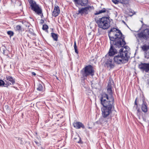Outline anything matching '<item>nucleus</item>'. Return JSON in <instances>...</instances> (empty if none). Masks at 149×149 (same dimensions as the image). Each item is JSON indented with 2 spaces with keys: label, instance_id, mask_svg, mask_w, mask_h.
<instances>
[{
  "label": "nucleus",
  "instance_id": "nucleus-2",
  "mask_svg": "<svg viewBox=\"0 0 149 149\" xmlns=\"http://www.w3.org/2000/svg\"><path fill=\"white\" fill-rule=\"evenodd\" d=\"M113 82L112 79L109 80L107 86V93L103 94V116L107 117L110 113L112 105L110 102H113L114 99L112 96L111 89L112 86Z\"/></svg>",
  "mask_w": 149,
  "mask_h": 149
},
{
  "label": "nucleus",
  "instance_id": "nucleus-22",
  "mask_svg": "<svg viewBox=\"0 0 149 149\" xmlns=\"http://www.w3.org/2000/svg\"><path fill=\"white\" fill-rule=\"evenodd\" d=\"M74 51H75V52L76 53L78 54V52L77 50V47L76 45V42L75 41L74 42Z\"/></svg>",
  "mask_w": 149,
  "mask_h": 149
},
{
  "label": "nucleus",
  "instance_id": "nucleus-15",
  "mask_svg": "<svg viewBox=\"0 0 149 149\" xmlns=\"http://www.w3.org/2000/svg\"><path fill=\"white\" fill-rule=\"evenodd\" d=\"M5 81L6 83L3 80L0 79V86L3 85L4 87H8V86L10 85V83L7 82L6 80H5Z\"/></svg>",
  "mask_w": 149,
  "mask_h": 149
},
{
  "label": "nucleus",
  "instance_id": "nucleus-13",
  "mask_svg": "<svg viewBox=\"0 0 149 149\" xmlns=\"http://www.w3.org/2000/svg\"><path fill=\"white\" fill-rule=\"evenodd\" d=\"M6 80L7 82L10 83L11 85H13L15 83V80L12 77L9 76H6Z\"/></svg>",
  "mask_w": 149,
  "mask_h": 149
},
{
  "label": "nucleus",
  "instance_id": "nucleus-14",
  "mask_svg": "<svg viewBox=\"0 0 149 149\" xmlns=\"http://www.w3.org/2000/svg\"><path fill=\"white\" fill-rule=\"evenodd\" d=\"M112 1L115 4L119 3L123 4H126L128 2V0H112Z\"/></svg>",
  "mask_w": 149,
  "mask_h": 149
},
{
  "label": "nucleus",
  "instance_id": "nucleus-27",
  "mask_svg": "<svg viewBox=\"0 0 149 149\" xmlns=\"http://www.w3.org/2000/svg\"><path fill=\"white\" fill-rule=\"evenodd\" d=\"M142 113L139 109L137 110V115L139 118L140 116L142 115Z\"/></svg>",
  "mask_w": 149,
  "mask_h": 149
},
{
  "label": "nucleus",
  "instance_id": "nucleus-32",
  "mask_svg": "<svg viewBox=\"0 0 149 149\" xmlns=\"http://www.w3.org/2000/svg\"><path fill=\"white\" fill-rule=\"evenodd\" d=\"M79 140L78 142V143H81V139L80 138V137H79Z\"/></svg>",
  "mask_w": 149,
  "mask_h": 149
},
{
  "label": "nucleus",
  "instance_id": "nucleus-9",
  "mask_svg": "<svg viewBox=\"0 0 149 149\" xmlns=\"http://www.w3.org/2000/svg\"><path fill=\"white\" fill-rule=\"evenodd\" d=\"M95 19L98 26L100 28V29H98V33H99V35L102 34V32L101 31H102V17L98 18L97 17H96Z\"/></svg>",
  "mask_w": 149,
  "mask_h": 149
},
{
  "label": "nucleus",
  "instance_id": "nucleus-41",
  "mask_svg": "<svg viewBox=\"0 0 149 149\" xmlns=\"http://www.w3.org/2000/svg\"><path fill=\"white\" fill-rule=\"evenodd\" d=\"M88 128L89 129L91 128L90 127H88Z\"/></svg>",
  "mask_w": 149,
  "mask_h": 149
},
{
  "label": "nucleus",
  "instance_id": "nucleus-28",
  "mask_svg": "<svg viewBox=\"0 0 149 149\" xmlns=\"http://www.w3.org/2000/svg\"><path fill=\"white\" fill-rule=\"evenodd\" d=\"M102 13V10H101L99 11H96V12L94 13V14L95 15H96Z\"/></svg>",
  "mask_w": 149,
  "mask_h": 149
},
{
  "label": "nucleus",
  "instance_id": "nucleus-38",
  "mask_svg": "<svg viewBox=\"0 0 149 149\" xmlns=\"http://www.w3.org/2000/svg\"><path fill=\"white\" fill-rule=\"evenodd\" d=\"M135 103L136 104V100L135 101Z\"/></svg>",
  "mask_w": 149,
  "mask_h": 149
},
{
  "label": "nucleus",
  "instance_id": "nucleus-3",
  "mask_svg": "<svg viewBox=\"0 0 149 149\" xmlns=\"http://www.w3.org/2000/svg\"><path fill=\"white\" fill-rule=\"evenodd\" d=\"M130 48L127 46L123 47L120 49L119 54L114 57V61L118 64L125 63L128 60L129 56L128 55Z\"/></svg>",
  "mask_w": 149,
  "mask_h": 149
},
{
  "label": "nucleus",
  "instance_id": "nucleus-39",
  "mask_svg": "<svg viewBox=\"0 0 149 149\" xmlns=\"http://www.w3.org/2000/svg\"><path fill=\"white\" fill-rule=\"evenodd\" d=\"M101 110L102 111V107L101 108Z\"/></svg>",
  "mask_w": 149,
  "mask_h": 149
},
{
  "label": "nucleus",
  "instance_id": "nucleus-26",
  "mask_svg": "<svg viewBox=\"0 0 149 149\" xmlns=\"http://www.w3.org/2000/svg\"><path fill=\"white\" fill-rule=\"evenodd\" d=\"M53 11H55L57 12H58V13H60V10L58 6H55Z\"/></svg>",
  "mask_w": 149,
  "mask_h": 149
},
{
  "label": "nucleus",
  "instance_id": "nucleus-29",
  "mask_svg": "<svg viewBox=\"0 0 149 149\" xmlns=\"http://www.w3.org/2000/svg\"><path fill=\"white\" fill-rule=\"evenodd\" d=\"M145 56L146 58L147 59L149 58V53L145 52Z\"/></svg>",
  "mask_w": 149,
  "mask_h": 149
},
{
  "label": "nucleus",
  "instance_id": "nucleus-16",
  "mask_svg": "<svg viewBox=\"0 0 149 149\" xmlns=\"http://www.w3.org/2000/svg\"><path fill=\"white\" fill-rule=\"evenodd\" d=\"M106 64L108 67L112 68L114 67V65L112 61L111 60L107 61Z\"/></svg>",
  "mask_w": 149,
  "mask_h": 149
},
{
  "label": "nucleus",
  "instance_id": "nucleus-34",
  "mask_svg": "<svg viewBox=\"0 0 149 149\" xmlns=\"http://www.w3.org/2000/svg\"><path fill=\"white\" fill-rule=\"evenodd\" d=\"M38 15L40 16H41V18H42V17H43V14L42 13V14L40 15Z\"/></svg>",
  "mask_w": 149,
  "mask_h": 149
},
{
  "label": "nucleus",
  "instance_id": "nucleus-21",
  "mask_svg": "<svg viewBox=\"0 0 149 149\" xmlns=\"http://www.w3.org/2000/svg\"><path fill=\"white\" fill-rule=\"evenodd\" d=\"M15 28L16 31H17L18 32H20L22 30V27L19 25H17L15 26Z\"/></svg>",
  "mask_w": 149,
  "mask_h": 149
},
{
  "label": "nucleus",
  "instance_id": "nucleus-5",
  "mask_svg": "<svg viewBox=\"0 0 149 149\" xmlns=\"http://www.w3.org/2000/svg\"><path fill=\"white\" fill-rule=\"evenodd\" d=\"M110 13L109 11L103 8V15H106V16L103 17V29H108L110 26V21L109 19V15Z\"/></svg>",
  "mask_w": 149,
  "mask_h": 149
},
{
  "label": "nucleus",
  "instance_id": "nucleus-19",
  "mask_svg": "<svg viewBox=\"0 0 149 149\" xmlns=\"http://www.w3.org/2000/svg\"><path fill=\"white\" fill-rule=\"evenodd\" d=\"M141 109L142 111L144 112H146L147 111V106L145 104H142Z\"/></svg>",
  "mask_w": 149,
  "mask_h": 149
},
{
  "label": "nucleus",
  "instance_id": "nucleus-12",
  "mask_svg": "<svg viewBox=\"0 0 149 149\" xmlns=\"http://www.w3.org/2000/svg\"><path fill=\"white\" fill-rule=\"evenodd\" d=\"M73 125L74 127L77 129H80L81 127L83 129L85 128V126L84 124L80 122H77L74 123H73Z\"/></svg>",
  "mask_w": 149,
  "mask_h": 149
},
{
  "label": "nucleus",
  "instance_id": "nucleus-24",
  "mask_svg": "<svg viewBox=\"0 0 149 149\" xmlns=\"http://www.w3.org/2000/svg\"><path fill=\"white\" fill-rule=\"evenodd\" d=\"M59 14V13H58V12L53 11L52 13V15L54 17H56Z\"/></svg>",
  "mask_w": 149,
  "mask_h": 149
},
{
  "label": "nucleus",
  "instance_id": "nucleus-8",
  "mask_svg": "<svg viewBox=\"0 0 149 149\" xmlns=\"http://www.w3.org/2000/svg\"><path fill=\"white\" fill-rule=\"evenodd\" d=\"M91 8V7L90 6L84 8H79L78 11L76 12V14L77 15L80 14L81 16L83 15H86L88 14V12L89 11V9Z\"/></svg>",
  "mask_w": 149,
  "mask_h": 149
},
{
  "label": "nucleus",
  "instance_id": "nucleus-37",
  "mask_svg": "<svg viewBox=\"0 0 149 149\" xmlns=\"http://www.w3.org/2000/svg\"><path fill=\"white\" fill-rule=\"evenodd\" d=\"M5 51L4 50L3 51V54H4L5 55H6V54H5Z\"/></svg>",
  "mask_w": 149,
  "mask_h": 149
},
{
  "label": "nucleus",
  "instance_id": "nucleus-6",
  "mask_svg": "<svg viewBox=\"0 0 149 149\" xmlns=\"http://www.w3.org/2000/svg\"><path fill=\"white\" fill-rule=\"evenodd\" d=\"M28 1L32 10L35 12L38 15H40L42 14V9L35 1L33 0H28Z\"/></svg>",
  "mask_w": 149,
  "mask_h": 149
},
{
  "label": "nucleus",
  "instance_id": "nucleus-17",
  "mask_svg": "<svg viewBox=\"0 0 149 149\" xmlns=\"http://www.w3.org/2000/svg\"><path fill=\"white\" fill-rule=\"evenodd\" d=\"M51 36L54 40L57 41L58 40V35L57 34L54 33H51Z\"/></svg>",
  "mask_w": 149,
  "mask_h": 149
},
{
  "label": "nucleus",
  "instance_id": "nucleus-7",
  "mask_svg": "<svg viewBox=\"0 0 149 149\" xmlns=\"http://www.w3.org/2000/svg\"><path fill=\"white\" fill-rule=\"evenodd\" d=\"M137 36L139 38L147 39L149 38V29H145L143 31L137 34Z\"/></svg>",
  "mask_w": 149,
  "mask_h": 149
},
{
  "label": "nucleus",
  "instance_id": "nucleus-30",
  "mask_svg": "<svg viewBox=\"0 0 149 149\" xmlns=\"http://www.w3.org/2000/svg\"><path fill=\"white\" fill-rule=\"evenodd\" d=\"M100 102L101 104L102 105V95H101V96L100 97Z\"/></svg>",
  "mask_w": 149,
  "mask_h": 149
},
{
  "label": "nucleus",
  "instance_id": "nucleus-35",
  "mask_svg": "<svg viewBox=\"0 0 149 149\" xmlns=\"http://www.w3.org/2000/svg\"><path fill=\"white\" fill-rule=\"evenodd\" d=\"M31 73L32 75L34 76H35L36 75V73L34 72H32Z\"/></svg>",
  "mask_w": 149,
  "mask_h": 149
},
{
  "label": "nucleus",
  "instance_id": "nucleus-33",
  "mask_svg": "<svg viewBox=\"0 0 149 149\" xmlns=\"http://www.w3.org/2000/svg\"><path fill=\"white\" fill-rule=\"evenodd\" d=\"M44 23V20H42V19H41V21L40 22V24H43V23Z\"/></svg>",
  "mask_w": 149,
  "mask_h": 149
},
{
  "label": "nucleus",
  "instance_id": "nucleus-31",
  "mask_svg": "<svg viewBox=\"0 0 149 149\" xmlns=\"http://www.w3.org/2000/svg\"><path fill=\"white\" fill-rule=\"evenodd\" d=\"M34 142L36 143V144L38 146H39V145H40V143L37 141H36V140H35L34 141Z\"/></svg>",
  "mask_w": 149,
  "mask_h": 149
},
{
  "label": "nucleus",
  "instance_id": "nucleus-36",
  "mask_svg": "<svg viewBox=\"0 0 149 149\" xmlns=\"http://www.w3.org/2000/svg\"><path fill=\"white\" fill-rule=\"evenodd\" d=\"M20 143H21V144H23V143L22 142V139L21 138L20 139Z\"/></svg>",
  "mask_w": 149,
  "mask_h": 149
},
{
  "label": "nucleus",
  "instance_id": "nucleus-18",
  "mask_svg": "<svg viewBox=\"0 0 149 149\" xmlns=\"http://www.w3.org/2000/svg\"><path fill=\"white\" fill-rule=\"evenodd\" d=\"M141 48L144 51L146 52L147 50L149 49V45L144 44L141 47Z\"/></svg>",
  "mask_w": 149,
  "mask_h": 149
},
{
  "label": "nucleus",
  "instance_id": "nucleus-4",
  "mask_svg": "<svg viewBox=\"0 0 149 149\" xmlns=\"http://www.w3.org/2000/svg\"><path fill=\"white\" fill-rule=\"evenodd\" d=\"M94 72L93 67L90 65L86 66L81 71V73L84 79L86 78L89 75L92 77L94 74Z\"/></svg>",
  "mask_w": 149,
  "mask_h": 149
},
{
  "label": "nucleus",
  "instance_id": "nucleus-25",
  "mask_svg": "<svg viewBox=\"0 0 149 149\" xmlns=\"http://www.w3.org/2000/svg\"><path fill=\"white\" fill-rule=\"evenodd\" d=\"M48 26L46 24H44L43 25L42 29L43 30H45L48 29Z\"/></svg>",
  "mask_w": 149,
  "mask_h": 149
},
{
  "label": "nucleus",
  "instance_id": "nucleus-23",
  "mask_svg": "<svg viewBox=\"0 0 149 149\" xmlns=\"http://www.w3.org/2000/svg\"><path fill=\"white\" fill-rule=\"evenodd\" d=\"M7 33L8 34V35H9L10 37L14 35L13 32L11 31H8L7 32Z\"/></svg>",
  "mask_w": 149,
  "mask_h": 149
},
{
  "label": "nucleus",
  "instance_id": "nucleus-20",
  "mask_svg": "<svg viewBox=\"0 0 149 149\" xmlns=\"http://www.w3.org/2000/svg\"><path fill=\"white\" fill-rule=\"evenodd\" d=\"M43 86L42 85L40 84H39L37 85V89L38 91H41L42 90Z\"/></svg>",
  "mask_w": 149,
  "mask_h": 149
},
{
  "label": "nucleus",
  "instance_id": "nucleus-11",
  "mask_svg": "<svg viewBox=\"0 0 149 149\" xmlns=\"http://www.w3.org/2000/svg\"><path fill=\"white\" fill-rule=\"evenodd\" d=\"M75 3L79 4L82 6H86L88 4V0H74Z\"/></svg>",
  "mask_w": 149,
  "mask_h": 149
},
{
  "label": "nucleus",
  "instance_id": "nucleus-10",
  "mask_svg": "<svg viewBox=\"0 0 149 149\" xmlns=\"http://www.w3.org/2000/svg\"><path fill=\"white\" fill-rule=\"evenodd\" d=\"M139 68L143 71L148 72L149 71V63H141L139 65Z\"/></svg>",
  "mask_w": 149,
  "mask_h": 149
},
{
  "label": "nucleus",
  "instance_id": "nucleus-40",
  "mask_svg": "<svg viewBox=\"0 0 149 149\" xmlns=\"http://www.w3.org/2000/svg\"><path fill=\"white\" fill-rule=\"evenodd\" d=\"M91 85H92V86H93V84H91Z\"/></svg>",
  "mask_w": 149,
  "mask_h": 149
},
{
  "label": "nucleus",
  "instance_id": "nucleus-1",
  "mask_svg": "<svg viewBox=\"0 0 149 149\" xmlns=\"http://www.w3.org/2000/svg\"><path fill=\"white\" fill-rule=\"evenodd\" d=\"M108 35L111 45L109 55L112 56L117 52L116 49L113 48L112 45H113L115 47L119 48L123 47L126 43L121 32L118 29L114 28H112L109 32Z\"/></svg>",
  "mask_w": 149,
  "mask_h": 149
}]
</instances>
